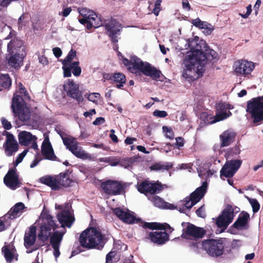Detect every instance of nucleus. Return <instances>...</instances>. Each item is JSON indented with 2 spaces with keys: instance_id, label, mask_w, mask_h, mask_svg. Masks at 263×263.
<instances>
[{
  "instance_id": "obj_1",
  "label": "nucleus",
  "mask_w": 263,
  "mask_h": 263,
  "mask_svg": "<svg viewBox=\"0 0 263 263\" xmlns=\"http://www.w3.org/2000/svg\"><path fill=\"white\" fill-rule=\"evenodd\" d=\"M122 62L127 67L128 70L136 76H140L141 73L144 75L151 77L155 81L160 80V77L162 75L161 71L153 67L147 62L144 63L140 58L136 55L130 57V59L123 58Z\"/></svg>"
},
{
  "instance_id": "obj_2",
  "label": "nucleus",
  "mask_w": 263,
  "mask_h": 263,
  "mask_svg": "<svg viewBox=\"0 0 263 263\" xmlns=\"http://www.w3.org/2000/svg\"><path fill=\"white\" fill-rule=\"evenodd\" d=\"M18 87L20 93L22 94L23 97L14 93L11 107L15 117H18L21 121H28L30 118V111L29 108L27 107L25 100H30V97L21 83L18 84Z\"/></svg>"
},
{
  "instance_id": "obj_3",
  "label": "nucleus",
  "mask_w": 263,
  "mask_h": 263,
  "mask_svg": "<svg viewBox=\"0 0 263 263\" xmlns=\"http://www.w3.org/2000/svg\"><path fill=\"white\" fill-rule=\"evenodd\" d=\"M108 240L106 235H103L95 227L88 228L81 234L79 242L81 246L87 249L102 250Z\"/></svg>"
},
{
  "instance_id": "obj_4",
  "label": "nucleus",
  "mask_w": 263,
  "mask_h": 263,
  "mask_svg": "<svg viewBox=\"0 0 263 263\" xmlns=\"http://www.w3.org/2000/svg\"><path fill=\"white\" fill-rule=\"evenodd\" d=\"M233 243L226 238L217 239L210 238L204 239L201 242V246L203 250L210 256L218 257L223 254H232Z\"/></svg>"
},
{
  "instance_id": "obj_5",
  "label": "nucleus",
  "mask_w": 263,
  "mask_h": 263,
  "mask_svg": "<svg viewBox=\"0 0 263 263\" xmlns=\"http://www.w3.org/2000/svg\"><path fill=\"white\" fill-rule=\"evenodd\" d=\"M185 68L184 69L182 76L189 81H193L202 76L205 70V66H203L191 53L184 60Z\"/></svg>"
},
{
  "instance_id": "obj_6",
  "label": "nucleus",
  "mask_w": 263,
  "mask_h": 263,
  "mask_svg": "<svg viewBox=\"0 0 263 263\" xmlns=\"http://www.w3.org/2000/svg\"><path fill=\"white\" fill-rule=\"evenodd\" d=\"M195 43L193 41L190 44V46L192 50V53L195 57L197 58L198 61L203 66H205L206 62L212 61L217 59L218 57L217 53L213 49H211L206 47V45L204 43H196L195 46L193 44Z\"/></svg>"
},
{
  "instance_id": "obj_7",
  "label": "nucleus",
  "mask_w": 263,
  "mask_h": 263,
  "mask_svg": "<svg viewBox=\"0 0 263 263\" xmlns=\"http://www.w3.org/2000/svg\"><path fill=\"white\" fill-rule=\"evenodd\" d=\"M40 182L49 186L52 190L58 191L61 187L70 186L73 182L67 177L66 173H61L58 175L44 176L40 178Z\"/></svg>"
},
{
  "instance_id": "obj_8",
  "label": "nucleus",
  "mask_w": 263,
  "mask_h": 263,
  "mask_svg": "<svg viewBox=\"0 0 263 263\" xmlns=\"http://www.w3.org/2000/svg\"><path fill=\"white\" fill-rule=\"evenodd\" d=\"M247 111L254 123L263 120V96L252 98L247 102Z\"/></svg>"
},
{
  "instance_id": "obj_9",
  "label": "nucleus",
  "mask_w": 263,
  "mask_h": 263,
  "mask_svg": "<svg viewBox=\"0 0 263 263\" xmlns=\"http://www.w3.org/2000/svg\"><path fill=\"white\" fill-rule=\"evenodd\" d=\"M137 189L140 193L147 196L148 194L155 195L159 193L163 190V187L159 182L152 183L147 180H145L137 183Z\"/></svg>"
},
{
  "instance_id": "obj_10",
  "label": "nucleus",
  "mask_w": 263,
  "mask_h": 263,
  "mask_svg": "<svg viewBox=\"0 0 263 263\" xmlns=\"http://www.w3.org/2000/svg\"><path fill=\"white\" fill-rule=\"evenodd\" d=\"M234 209L228 204L217 218L216 224L217 227L223 229V232L233 221L234 217Z\"/></svg>"
},
{
  "instance_id": "obj_11",
  "label": "nucleus",
  "mask_w": 263,
  "mask_h": 263,
  "mask_svg": "<svg viewBox=\"0 0 263 263\" xmlns=\"http://www.w3.org/2000/svg\"><path fill=\"white\" fill-rule=\"evenodd\" d=\"M242 160L239 159L227 160L225 164L220 171V177L222 179L225 178H231L240 168Z\"/></svg>"
},
{
  "instance_id": "obj_12",
  "label": "nucleus",
  "mask_w": 263,
  "mask_h": 263,
  "mask_svg": "<svg viewBox=\"0 0 263 263\" xmlns=\"http://www.w3.org/2000/svg\"><path fill=\"white\" fill-rule=\"evenodd\" d=\"M46 219L47 223H44L40 226L38 234L39 240L43 242H45L48 239L51 234V229L55 230L59 228V224L55 223L51 215H47Z\"/></svg>"
},
{
  "instance_id": "obj_13",
  "label": "nucleus",
  "mask_w": 263,
  "mask_h": 263,
  "mask_svg": "<svg viewBox=\"0 0 263 263\" xmlns=\"http://www.w3.org/2000/svg\"><path fill=\"white\" fill-rule=\"evenodd\" d=\"M101 187L108 195H117L123 193L125 186L118 181L108 180L101 183Z\"/></svg>"
},
{
  "instance_id": "obj_14",
  "label": "nucleus",
  "mask_w": 263,
  "mask_h": 263,
  "mask_svg": "<svg viewBox=\"0 0 263 263\" xmlns=\"http://www.w3.org/2000/svg\"><path fill=\"white\" fill-rule=\"evenodd\" d=\"M144 240L145 241L149 240L151 242L158 246H161L169 240V235L166 232H147Z\"/></svg>"
},
{
  "instance_id": "obj_15",
  "label": "nucleus",
  "mask_w": 263,
  "mask_h": 263,
  "mask_svg": "<svg viewBox=\"0 0 263 263\" xmlns=\"http://www.w3.org/2000/svg\"><path fill=\"white\" fill-rule=\"evenodd\" d=\"M64 90L69 97L77 100L80 103L83 101L82 92L79 90V87L76 84L73 80L68 79L64 85Z\"/></svg>"
},
{
  "instance_id": "obj_16",
  "label": "nucleus",
  "mask_w": 263,
  "mask_h": 263,
  "mask_svg": "<svg viewBox=\"0 0 263 263\" xmlns=\"http://www.w3.org/2000/svg\"><path fill=\"white\" fill-rule=\"evenodd\" d=\"M113 213L123 222L128 224L139 223L141 219L137 218L133 212L128 210L124 211L120 208H116L113 210Z\"/></svg>"
},
{
  "instance_id": "obj_17",
  "label": "nucleus",
  "mask_w": 263,
  "mask_h": 263,
  "mask_svg": "<svg viewBox=\"0 0 263 263\" xmlns=\"http://www.w3.org/2000/svg\"><path fill=\"white\" fill-rule=\"evenodd\" d=\"M16 171V170L15 168L10 169L4 178L5 184L12 190L20 187L22 184Z\"/></svg>"
},
{
  "instance_id": "obj_18",
  "label": "nucleus",
  "mask_w": 263,
  "mask_h": 263,
  "mask_svg": "<svg viewBox=\"0 0 263 263\" xmlns=\"http://www.w3.org/2000/svg\"><path fill=\"white\" fill-rule=\"evenodd\" d=\"M235 71L238 74L247 76L251 74L255 67L254 63L246 60H240L235 62Z\"/></svg>"
},
{
  "instance_id": "obj_19",
  "label": "nucleus",
  "mask_w": 263,
  "mask_h": 263,
  "mask_svg": "<svg viewBox=\"0 0 263 263\" xmlns=\"http://www.w3.org/2000/svg\"><path fill=\"white\" fill-rule=\"evenodd\" d=\"M183 231L185 234L193 237L196 241L202 238L206 234V231L203 228L197 227L191 223H187V227L183 229Z\"/></svg>"
},
{
  "instance_id": "obj_20",
  "label": "nucleus",
  "mask_w": 263,
  "mask_h": 263,
  "mask_svg": "<svg viewBox=\"0 0 263 263\" xmlns=\"http://www.w3.org/2000/svg\"><path fill=\"white\" fill-rule=\"evenodd\" d=\"M79 22L84 25L88 30L93 27L97 28L102 25V21L100 18H98L96 13L89 14L87 16L85 15L82 18H79Z\"/></svg>"
},
{
  "instance_id": "obj_21",
  "label": "nucleus",
  "mask_w": 263,
  "mask_h": 263,
  "mask_svg": "<svg viewBox=\"0 0 263 263\" xmlns=\"http://www.w3.org/2000/svg\"><path fill=\"white\" fill-rule=\"evenodd\" d=\"M3 146L6 155L8 156H12L18 149V144L14 136L8 132L6 134V140Z\"/></svg>"
},
{
  "instance_id": "obj_22",
  "label": "nucleus",
  "mask_w": 263,
  "mask_h": 263,
  "mask_svg": "<svg viewBox=\"0 0 263 263\" xmlns=\"http://www.w3.org/2000/svg\"><path fill=\"white\" fill-rule=\"evenodd\" d=\"M6 59L9 66L14 69H18L23 65L24 57L15 51H8Z\"/></svg>"
},
{
  "instance_id": "obj_23",
  "label": "nucleus",
  "mask_w": 263,
  "mask_h": 263,
  "mask_svg": "<svg viewBox=\"0 0 263 263\" xmlns=\"http://www.w3.org/2000/svg\"><path fill=\"white\" fill-rule=\"evenodd\" d=\"M140 226L144 229H148L152 230H166L171 233L173 229L167 223H159L156 222H148L142 220L139 221Z\"/></svg>"
},
{
  "instance_id": "obj_24",
  "label": "nucleus",
  "mask_w": 263,
  "mask_h": 263,
  "mask_svg": "<svg viewBox=\"0 0 263 263\" xmlns=\"http://www.w3.org/2000/svg\"><path fill=\"white\" fill-rule=\"evenodd\" d=\"M58 219L61 227L70 228L74 221V217L69 210H63L57 215Z\"/></svg>"
},
{
  "instance_id": "obj_25",
  "label": "nucleus",
  "mask_w": 263,
  "mask_h": 263,
  "mask_svg": "<svg viewBox=\"0 0 263 263\" xmlns=\"http://www.w3.org/2000/svg\"><path fill=\"white\" fill-rule=\"evenodd\" d=\"M249 219L250 215L247 212L242 211L231 227L236 230L247 229L249 227Z\"/></svg>"
},
{
  "instance_id": "obj_26",
  "label": "nucleus",
  "mask_w": 263,
  "mask_h": 263,
  "mask_svg": "<svg viewBox=\"0 0 263 263\" xmlns=\"http://www.w3.org/2000/svg\"><path fill=\"white\" fill-rule=\"evenodd\" d=\"M71 141L72 143H69V145L66 146V148L77 158L83 159H87L89 157L88 154L83 151L81 147L78 146L79 143L77 141L76 139L74 138Z\"/></svg>"
},
{
  "instance_id": "obj_27",
  "label": "nucleus",
  "mask_w": 263,
  "mask_h": 263,
  "mask_svg": "<svg viewBox=\"0 0 263 263\" xmlns=\"http://www.w3.org/2000/svg\"><path fill=\"white\" fill-rule=\"evenodd\" d=\"M42 153L46 159L52 161L57 160V157L54 154L53 149L48 137L44 139L42 143Z\"/></svg>"
},
{
  "instance_id": "obj_28",
  "label": "nucleus",
  "mask_w": 263,
  "mask_h": 263,
  "mask_svg": "<svg viewBox=\"0 0 263 263\" xmlns=\"http://www.w3.org/2000/svg\"><path fill=\"white\" fill-rule=\"evenodd\" d=\"M207 182H203L200 186L197 187L191 194L189 196L190 200H191V201H193L196 204L203 197L207 191Z\"/></svg>"
},
{
  "instance_id": "obj_29",
  "label": "nucleus",
  "mask_w": 263,
  "mask_h": 263,
  "mask_svg": "<svg viewBox=\"0 0 263 263\" xmlns=\"http://www.w3.org/2000/svg\"><path fill=\"white\" fill-rule=\"evenodd\" d=\"M236 136V133L231 130H227L223 132L219 136L220 147H224L231 145L235 141Z\"/></svg>"
},
{
  "instance_id": "obj_30",
  "label": "nucleus",
  "mask_w": 263,
  "mask_h": 263,
  "mask_svg": "<svg viewBox=\"0 0 263 263\" xmlns=\"http://www.w3.org/2000/svg\"><path fill=\"white\" fill-rule=\"evenodd\" d=\"M36 227L33 225L29 228L28 232H25L24 239V246L26 248L28 249L34 244L36 238Z\"/></svg>"
},
{
  "instance_id": "obj_31",
  "label": "nucleus",
  "mask_w": 263,
  "mask_h": 263,
  "mask_svg": "<svg viewBox=\"0 0 263 263\" xmlns=\"http://www.w3.org/2000/svg\"><path fill=\"white\" fill-rule=\"evenodd\" d=\"M102 26H105V29L107 31L108 34L112 33L119 35L122 29V24L115 19L110 20L105 24L102 23Z\"/></svg>"
},
{
  "instance_id": "obj_32",
  "label": "nucleus",
  "mask_w": 263,
  "mask_h": 263,
  "mask_svg": "<svg viewBox=\"0 0 263 263\" xmlns=\"http://www.w3.org/2000/svg\"><path fill=\"white\" fill-rule=\"evenodd\" d=\"M25 208V204L23 202H18L11 208L4 217L5 218H8L11 219L16 218L18 214L23 212Z\"/></svg>"
},
{
  "instance_id": "obj_33",
  "label": "nucleus",
  "mask_w": 263,
  "mask_h": 263,
  "mask_svg": "<svg viewBox=\"0 0 263 263\" xmlns=\"http://www.w3.org/2000/svg\"><path fill=\"white\" fill-rule=\"evenodd\" d=\"M18 138L20 143L22 145L25 146L28 145L33 139L35 140L37 139L35 136H33L30 133L26 131L20 132L18 135Z\"/></svg>"
},
{
  "instance_id": "obj_34",
  "label": "nucleus",
  "mask_w": 263,
  "mask_h": 263,
  "mask_svg": "<svg viewBox=\"0 0 263 263\" xmlns=\"http://www.w3.org/2000/svg\"><path fill=\"white\" fill-rule=\"evenodd\" d=\"M202 116L205 118V122L208 124H212L217 122L227 119L226 112H217L214 117H210L206 114H203Z\"/></svg>"
},
{
  "instance_id": "obj_35",
  "label": "nucleus",
  "mask_w": 263,
  "mask_h": 263,
  "mask_svg": "<svg viewBox=\"0 0 263 263\" xmlns=\"http://www.w3.org/2000/svg\"><path fill=\"white\" fill-rule=\"evenodd\" d=\"M64 234V233L58 231L53 233L50 238V243L52 247H60Z\"/></svg>"
},
{
  "instance_id": "obj_36",
  "label": "nucleus",
  "mask_w": 263,
  "mask_h": 263,
  "mask_svg": "<svg viewBox=\"0 0 263 263\" xmlns=\"http://www.w3.org/2000/svg\"><path fill=\"white\" fill-rule=\"evenodd\" d=\"M11 79L8 74H0V91L8 89L11 86Z\"/></svg>"
},
{
  "instance_id": "obj_37",
  "label": "nucleus",
  "mask_w": 263,
  "mask_h": 263,
  "mask_svg": "<svg viewBox=\"0 0 263 263\" xmlns=\"http://www.w3.org/2000/svg\"><path fill=\"white\" fill-rule=\"evenodd\" d=\"M112 81L114 83H117L116 87L121 89L125 83L126 79L125 76L122 73H115L113 74Z\"/></svg>"
},
{
  "instance_id": "obj_38",
  "label": "nucleus",
  "mask_w": 263,
  "mask_h": 263,
  "mask_svg": "<svg viewBox=\"0 0 263 263\" xmlns=\"http://www.w3.org/2000/svg\"><path fill=\"white\" fill-rule=\"evenodd\" d=\"M240 153V145H236L234 147L229 148L225 154V157L228 160L229 159L234 160Z\"/></svg>"
},
{
  "instance_id": "obj_39",
  "label": "nucleus",
  "mask_w": 263,
  "mask_h": 263,
  "mask_svg": "<svg viewBox=\"0 0 263 263\" xmlns=\"http://www.w3.org/2000/svg\"><path fill=\"white\" fill-rule=\"evenodd\" d=\"M23 45V42L18 39L12 40L7 45L8 51H15L17 52L18 48H20Z\"/></svg>"
},
{
  "instance_id": "obj_40",
  "label": "nucleus",
  "mask_w": 263,
  "mask_h": 263,
  "mask_svg": "<svg viewBox=\"0 0 263 263\" xmlns=\"http://www.w3.org/2000/svg\"><path fill=\"white\" fill-rule=\"evenodd\" d=\"M215 108L217 112H226L228 109H231L233 107L229 103L220 102L216 104Z\"/></svg>"
},
{
  "instance_id": "obj_41",
  "label": "nucleus",
  "mask_w": 263,
  "mask_h": 263,
  "mask_svg": "<svg viewBox=\"0 0 263 263\" xmlns=\"http://www.w3.org/2000/svg\"><path fill=\"white\" fill-rule=\"evenodd\" d=\"M58 133L61 137L63 143L65 146H68L69 145V143H72L71 141L73 140L74 138L67 135L62 130H59Z\"/></svg>"
},
{
  "instance_id": "obj_42",
  "label": "nucleus",
  "mask_w": 263,
  "mask_h": 263,
  "mask_svg": "<svg viewBox=\"0 0 263 263\" xmlns=\"http://www.w3.org/2000/svg\"><path fill=\"white\" fill-rule=\"evenodd\" d=\"M172 165H170L168 164H162L160 162L155 163L154 164L152 165L150 167V168L152 171H160V170H169Z\"/></svg>"
},
{
  "instance_id": "obj_43",
  "label": "nucleus",
  "mask_w": 263,
  "mask_h": 263,
  "mask_svg": "<svg viewBox=\"0 0 263 263\" xmlns=\"http://www.w3.org/2000/svg\"><path fill=\"white\" fill-rule=\"evenodd\" d=\"M2 252L4 253V257L8 262H11L14 258V255L10 250L9 248L5 246L2 248Z\"/></svg>"
},
{
  "instance_id": "obj_44",
  "label": "nucleus",
  "mask_w": 263,
  "mask_h": 263,
  "mask_svg": "<svg viewBox=\"0 0 263 263\" xmlns=\"http://www.w3.org/2000/svg\"><path fill=\"white\" fill-rule=\"evenodd\" d=\"M151 200L157 207L163 208L166 205V202L158 196L154 195L152 196Z\"/></svg>"
},
{
  "instance_id": "obj_45",
  "label": "nucleus",
  "mask_w": 263,
  "mask_h": 263,
  "mask_svg": "<svg viewBox=\"0 0 263 263\" xmlns=\"http://www.w3.org/2000/svg\"><path fill=\"white\" fill-rule=\"evenodd\" d=\"M76 56V51L71 49L68 53L66 57L62 61V63L63 65H69L72 60Z\"/></svg>"
},
{
  "instance_id": "obj_46",
  "label": "nucleus",
  "mask_w": 263,
  "mask_h": 263,
  "mask_svg": "<svg viewBox=\"0 0 263 263\" xmlns=\"http://www.w3.org/2000/svg\"><path fill=\"white\" fill-rule=\"evenodd\" d=\"M192 24L196 27L201 29H208L210 25L207 22L201 21L199 18H197L192 21Z\"/></svg>"
},
{
  "instance_id": "obj_47",
  "label": "nucleus",
  "mask_w": 263,
  "mask_h": 263,
  "mask_svg": "<svg viewBox=\"0 0 263 263\" xmlns=\"http://www.w3.org/2000/svg\"><path fill=\"white\" fill-rule=\"evenodd\" d=\"M162 129L164 132L165 133V136L167 138L170 139H173L174 137V133L173 130L171 127L163 126Z\"/></svg>"
},
{
  "instance_id": "obj_48",
  "label": "nucleus",
  "mask_w": 263,
  "mask_h": 263,
  "mask_svg": "<svg viewBox=\"0 0 263 263\" xmlns=\"http://www.w3.org/2000/svg\"><path fill=\"white\" fill-rule=\"evenodd\" d=\"M250 203L253 209L254 213L257 212L260 208V204L256 199H253L250 200Z\"/></svg>"
},
{
  "instance_id": "obj_49",
  "label": "nucleus",
  "mask_w": 263,
  "mask_h": 263,
  "mask_svg": "<svg viewBox=\"0 0 263 263\" xmlns=\"http://www.w3.org/2000/svg\"><path fill=\"white\" fill-rule=\"evenodd\" d=\"M27 152H28V150L25 149L22 153H21V154H20L18 155V156L16 158L15 161V163H14L15 166L17 165L19 163H20L22 161L23 158L26 155Z\"/></svg>"
},
{
  "instance_id": "obj_50",
  "label": "nucleus",
  "mask_w": 263,
  "mask_h": 263,
  "mask_svg": "<svg viewBox=\"0 0 263 263\" xmlns=\"http://www.w3.org/2000/svg\"><path fill=\"white\" fill-rule=\"evenodd\" d=\"M201 243L200 241L197 242V241H192L190 242L189 243V247L194 252H198V248H199V245H201Z\"/></svg>"
},
{
  "instance_id": "obj_51",
  "label": "nucleus",
  "mask_w": 263,
  "mask_h": 263,
  "mask_svg": "<svg viewBox=\"0 0 263 263\" xmlns=\"http://www.w3.org/2000/svg\"><path fill=\"white\" fill-rule=\"evenodd\" d=\"M68 65H63L62 69L63 70V76L65 78L71 76V69L68 66Z\"/></svg>"
},
{
  "instance_id": "obj_52",
  "label": "nucleus",
  "mask_w": 263,
  "mask_h": 263,
  "mask_svg": "<svg viewBox=\"0 0 263 263\" xmlns=\"http://www.w3.org/2000/svg\"><path fill=\"white\" fill-rule=\"evenodd\" d=\"M184 203V206L185 207V209H191L194 205H195V203L193 201H191V200H190L189 197H186L184 198L183 200Z\"/></svg>"
},
{
  "instance_id": "obj_53",
  "label": "nucleus",
  "mask_w": 263,
  "mask_h": 263,
  "mask_svg": "<svg viewBox=\"0 0 263 263\" xmlns=\"http://www.w3.org/2000/svg\"><path fill=\"white\" fill-rule=\"evenodd\" d=\"M153 114L158 118H165L167 116V113L164 110H155Z\"/></svg>"
},
{
  "instance_id": "obj_54",
  "label": "nucleus",
  "mask_w": 263,
  "mask_h": 263,
  "mask_svg": "<svg viewBox=\"0 0 263 263\" xmlns=\"http://www.w3.org/2000/svg\"><path fill=\"white\" fill-rule=\"evenodd\" d=\"M1 122L3 127L7 130H9L11 128L12 125L10 122L8 121L6 118L3 117L1 118Z\"/></svg>"
},
{
  "instance_id": "obj_55",
  "label": "nucleus",
  "mask_w": 263,
  "mask_h": 263,
  "mask_svg": "<svg viewBox=\"0 0 263 263\" xmlns=\"http://www.w3.org/2000/svg\"><path fill=\"white\" fill-rule=\"evenodd\" d=\"M116 251L109 252L106 256V263H112V259L116 255Z\"/></svg>"
},
{
  "instance_id": "obj_56",
  "label": "nucleus",
  "mask_w": 263,
  "mask_h": 263,
  "mask_svg": "<svg viewBox=\"0 0 263 263\" xmlns=\"http://www.w3.org/2000/svg\"><path fill=\"white\" fill-rule=\"evenodd\" d=\"M99 97L100 94L99 93L93 92L88 95L87 99L91 102H95L98 101Z\"/></svg>"
},
{
  "instance_id": "obj_57",
  "label": "nucleus",
  "mask_w": 263,
  "mask_h": 263,
  "mask_svg": "<svg viewBox=\"0 0 263 263\" xmlns=\"http://www.w3.org/2000/svg\"><path fill=\"white\" fill-rule=\"evenodd\" d=\"M196 213L198 217L201 218H205L206 217V214L204 211V205L201 206L199 208H198L196 211Z\"/></svg>"
},
{
  "instance_id": "obj_58",
  "label": "nucleus",
  "mask_w": 263,
  "mask_h": 263,
  "mask_svg": "<svg viewBox=\"0 0 263 263\" xmlns=\"http://www.w3.org/2000/svg\"><path fill=\"white\" fill-rule=\"evenodd\" d=\"M38 60L39 62L43 65H47L48 64V60L45 55H39Z\"/></svg>"
},
{
  "instance_id": "obj_59",
  "label": "nucleus",
  "mask_w": 263,
  "mask_h": 263,
  "mask_svg": "<svg viewBox=\"0 0 263 263\" xmlns=\"http://www.w3.org/2000/svg\"><path fill=\"white\" fill-rule=\"evenodd\" d=\"M176 142L175 145L178 147H182L184 144V140L183 138L178 137L176 138Z\"/></svg>"
},
{
  "instance_id": "obj_60",
  "label": "nucleus",
  "mask_w": 263,
  "mask_h": 263,
  "mask_svg": "<svg viewBox=\"0 0 263 263\" xmlns=\"http://www.w3.org/2000/svg\"><path fill=\"white\" fill-rule=\"evenodd\" d=\"M105 121L104 118L98 117L93 122L92 124L95 125H99L103 124Z\"/></svg>"
},
{
  "instance_id": "obj_61",
  "label": "nucleus",
  "mask_w": 263,
  "mask_h": 263,
  "mask_svg": "<svg viewBox=\"0 0 263 263\" xmlns=\"http://www.w3.org/2000/svg\"><path fill=\"white\" fill-rule=\"evenodd\" d=\"M52 51H53V54L57 58H59V57H60L62 54V51L61 49L59 47L53 48L52 49Z\"/></svg>"
},
{
  "instance_id": "obj_62",
  "label": "nucleus",
  "mask_w": 263,
  "mask_h": 263,
  "mask_svg": "<svg viewBox=\"0 0 263 263\" xmlns=\"http://www.w3.org/2000/svg\"><path fill=\"white\" fill-rule=\"evenodd\" d=\"M182 5L183 9L188 11L191 10V8L187 0H183Z\"/></svg>"
},
{
  "instance_id": "obj_63",
  "label": "nucleus",
  "mask_w": 263,
  "mask_h": 263,
  "mask_svg": "<svg viewBox=\"0 0 263 263\" xmlns=\"http://www.w3.org/2000/svg\"><path fill=\"white\" fill-rule=\"evenodd\" d=\"M71 11V8L70 7H67L64 9L63 11L61 13H60L59 14L60 15L61 14H62V16L64 17H67Z\"/></svg>"
},
{
  "instance_id": "obj_64",
  "label": "nucleus",
  "mask_w": 263,
  "mask_h": 263,
  "mask_svg": "<svg viewBox=\"0 0 263 263\" xmlns=\"http://www.w3.org/2000/svg\"><path fill=\"white\" fill-rule=\"evenodd\" d=\"M72 73L74 76H79L81 73V68L79 66L74 67L73 69Z\"/></svg>"
}]
</instances>
